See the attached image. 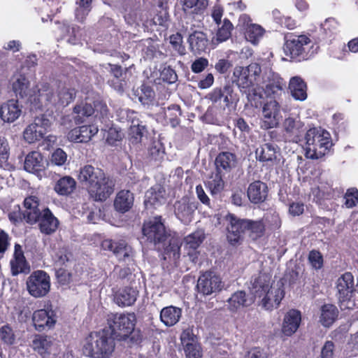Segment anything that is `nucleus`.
<instances>
[{"mask_svg":"<svg viewBox=\"0 0 358 358\" xmlns=\"http://www.w3.org/2000/svg\"><path fill=\"white\" fill-rule=\"evenodd\" d=\"M205 238L203 229H198L187 236L184 239L185 248L196 250L199 247Z\"/></svg>","mask_w":358,"mask_h":358,"instance_id":"obj_44","label":"nucleus"},{"mask_svg":"<svg viewBox=\"0 0 358 358\" xmlns=\"http://www.w3.org/2000/svg\"><path fill=\"white\" fill-rule=\"evenodd\" d=\"M254 296H248L244 291H238L234 292L227 300L228 309L233 313L245 307L250 306L254 303Z\"/></svg>","mask_w":358,"mask_h":358,"instance_id":"obj_25","label":"nucleus"},{"mask_svg":"<svg viewBox=\"0 0 358 358\" xmlns=\"http://www.w3.org/2000/svg\"><path fill=\"white\" fill-rule=\"evenodd\" d=\"M308 259L312 266L315 269H320L323 265L322 256L318 251H310L309 253Z\"/></svg>","mask_w":358,"mask_h":358,"instance_id":"obj_60","label":"nucleus"},{"mask_svg":"<svg viewBox=\"0 0 358 358\" xmlns=\"http://www.w3.org/2000/svg\"><path fill=\"white\" fill-rule=\"evenodd\" d=\"M313 47V43L307 36L290 34L285 37L283 48L286 56L300 62L308 59L312 55L310 50Z\"/></svg>","mask_w":358,"mask_h":358,"instance_id":"obj_9","label":"nucleus"},{"mask_svg":"<svg viewBox=\"0 0 358 358\" xmlns=\"http://www.w3.org/2000/svg\"><path fill=\"white\" fill-rule=\"evenodd\" d=\"M264 84V81L261 80V85L257 87L264 90L267 96H273L275 97L282 92L283 83L281 79H273L265 85Z\"/></svg>","mask_w":358,"mask_h":358,"instance_id":"obj_42","label":"nucleus"},{"mask_svg":"<svg viewBox=\"0 0 358 358\" xmlns=\"http://www.w3.org/2000/svg\"><path fill=\"white\" fill-rule=\"evenodd\" d=\"M0 339L7 345H13L15 341L13 330L8 325H4L0 329Z\"/></svg>","mask_w":358,"mask_h":358,"instance_id":"obj_53","label":"nucleus"},{"mask_svg":"<svg viewBox=\"0 0 358 358\" xmlns=\"http://www.w3.org/2000/svg\"><path fill=\"white\" fill-rule=\"evenodd\" d=\"M289 89L292 96L299 101H304L307 98V86L306 83L299 76L290 79Z\"/></svg>","mask_w":358,"mask_h":358,"instance_id":"obj_34","label":"nucleus"},{"mask_svg":"<svg viewBox=\"0 0 358 358\" xmlns=\"http://www.w3.org/2000/svg\"><path fill=\"white\" fill-rule=\"evenodd\" d=\"M27 287L31 296L36 298L42 297L50 290V277L45 271H34L27 280Z\"/></svg>","mask_w":358,"mask_h":358,"instance_id":"obj_14","label":"nucleus"},{"mask_svg":"<svg viewBox=\"0 0 358 358\" xmlns=\"http://www.w3.org/2000/svg\"><path fill=\"white\" fill-rule=\"evenodd\" d=\"M187 42L190 50L194 54L205 52L208 48V40L205 33L200 31H193L189 35Z\"/></svg>","mask_w":358,"mask_h":358,"instance_id":"obj_26","label":"nucleus"},{"mask_svg":"<svg viewBox=\"0 0 358 358\" xmlns=\"http://www.w3.org/2000/svg\"><path fill=\"white\" fill-rule=\"evenodd\" d=\"M335 345L332 341L325 342L321 351V358H334Z\"/></svg>","mask_w":358,"mask_h":358,"instance_id":"obj_64","label":"nucleus"},{"mask_svg":"<svg viewBox=\"0 0 358 358\" xmlns=\"http://www.w3.org/2000/svg\"><path fill=\"white\" fill-rule=\"evenodd\" d=\"M10 271L13 275L20 273H27L30 271V266L24 255L22 246L16 243L15 245L13 258L10 261Z\"/></svg>","mask_w":358,"mask_h":358,"instance_id":"obj_21","label":"nucleus"},{"mask_svg":"<svg viewBox=\"0 0 358 358\" xmlns=\"http://www.w3.org/2000/svg\"><path fill=\"white\" fill-rule=\"evenodd\" d=\"M170 43L172 45L173 49L177 51L180 55L185 54V48L182 45V36L181 33L177 32L175 34L170 36Z\"/></svg>","mask_w":358,"mask_h":358,"instance_id":"obj_55","label":"nucleus"},{"mask_svg":"<svg viewBox=\"0 0 358 358\" xmlns=\"http://www.w3.org/2000/svg\"><path fill=\"white\" fill-rule=\"evenodd\" d=\"M137 292L131 287L120 289L114 295V301L119 306H129L136 300Z\"/></svg>","mask_w":358,"mask_h":358,"instance_id":"obj_35","label":"nucleus"},{"mask_svg":"<svg viewBox=\"0 0 358 358\" xmlns=\"http://www.w3.org/2000/svg\"><path fill=\"white\" fill-rule=\"evenodd\" d=\"M161 77L163 80L169 83H173L177 80V75L175 71L169 66L165 67L162 71Z\"/></svg>","mask_w":358,"mask_h":358,"instance_id":"obj_63","label":"nucleus"},{"mask_svg":"<svg viewBox=\"0 0 358 358\" xmlns=\"http://www.w3.org/2000/svg\"><path fill=\"white\" fill-rule=\"evenodd\" d=\"M9 157V147L7 140L4 137H0V167L3 169H9L10 164L8 162Z\"/></svg>","mask_w":358,"mask_h":358,"instance_id":"obj_49","label":"nucleus"},{"mask_svg":"<svg viewBox=\"0 0 358 358\" xmlns=\"http://www.w3.org/2000/svg\"><path fill=\"white\" fill-rule=\"evenodd\" d=\"M208 4V0H184L183 10L185 13L201 14Z\"/></svg>","mask_w":358,"mask_h":358,"instance_id":"obj_43","label":"nucleus"},{"mask_svg":"<svg viewBox=\"0 0 358 358\" xmlns=\"http://www.w3.org/2000/svg\"><path fill=\"white\" fill-rule=\"evenodd\" d=\"M240 21L243 23L245 38L252 44H257L264 36V29L259 24L252 23L246 15H242Z\"/></svg>","mask_w":358,"mask_h":358,"instance_id":"obj_22","label":"nucleus"},{"mask_svg":"<svg viewBox=\"0 0 358 358\" xmlns=\"http://www.w3.org/2000/svg\"><path fill=\"white\" fill-rule=\"evenodd\" d=\"M282 106L276 99L266 101L262 108L261 128H276L282 119Z\"/></svg>","mask_w":358,"mask_h":358,"instance_id":"obj_12","label":"nucleus"},{"mask_svg":"<svg viewBox=\"0 0 358 358\" xmlns=\"http://www.w3.org/2000/svg\"><path fill=\"white\" fill-rule=\"evenodd\" d=\"M110 68L109 71L113 76V78L108 80L109 85L113 87L115 90L122 92L123 91L125 82L122 79V69L118 65L108 64Z\"/></svg>","mask_w":358,"mask_h":358,"instance_id":"obj_39","label":"nucleus"},{"mask_svg":"<svg viewBox=\"0 0 358 358\" xmlns=\"http://www.w3.org/2000/svg\"><path fill=\"white\" fill-rule=\"evenodd\" d=\"M114 340L104 329L91 332L84 340L83 352L91 358H110L115 347Z\"/></svg>","mask_w":358,"mask_h":358,"instance_id":"obj_7","label":"nucleus"},{"mask_svg":"<svg viewBox=\"0 0 358 358\" xmlns=\"http://www.w3.org/2000/svg\"><path fill=\"white\" fill-rule=\"evenodd\" d=\"M337 308L332 304H325L321 308L320 322L324 327L331 325L338 317Z\"/></svg>","mask_w":358,"mask_h":358,"instance_id":"obj_38","label":"nucleus"},{"mask_svg":"<svg viewBox=\"0 0 358 358\" xmlns=\"http://www.w3.org/2000/svg\"><path fill=\"white\" fill-rule=\"evenodd\" d=\"M301 320V313L296 310H290L285 315L282 323V332L286 336H291L298 329Z\"/></svg>","mask_w":358,"mask_h":358,"instance_id":"obj_27","label":"nucleus"},{"mask_svg":"<svg viewBox=\"0 0 358 358\" xmlns=\"http://www.w3.org/2000/svg\"><path fill=\"white\" fill-rule=\"evenodd\" d=\"M78 180L96 201H106L114 191L113 180L102 169L92 165H85L80 169Z\"/></svg>","mask_w":358,"mask_h":358,"instance_id":"obj_3","label":"nucleus"},{"mask_svg":"<svg viewBox=\"0 0 358 358\" xmlns=\"http://www.w3.org/2000/svg\"><path fill=\"white\" fill-rule=\"evenodd\" d=\"M261 66L252 63L247 67L236 66L233 73V82L243 90H249L254 86L261 85Z\"/></svg>","mask_w":358,"mask_h":358,"instance_id":"obj_10","label":"nucleus"},{"mask_svg":"<svg viewBox=\"0 0 358 358\" xmlns=\"http://www.w3.org/2000/svg\"><path fill=\"white\" fill-rule=\"evenodd\" d=\"M76 187V182L72 177L65 176L57 180L54 185V190L61 196L72 194Z\"/></svg>","mask_w":358,"mask_h":358,"instance_id":"obj_33","label":"nucleus"},{"mask_svg":"<svg viewBox=\"0 0 358 358\" xmlns=\"http://www.w3.org/2000/svg\"><path fill=\"white\" fill-rule=\"evenodd\" d=\"M13 90L21 98L29 96L31 110H49L57 105H69L76 96V91L66 86H59L55 90L48 83L37 86V92L29 93V82L23 74H15L13 78Z\"/></svg>","mask_w":358,"mask_h":358,"instance_id":"obj_1","label":"nucleus"},{"mask_svg":"<svg viewBox=\"0 0 358 358\" xmlns=\"http://www.w3.org/2000/svg\"><path fill=\"white\" fill-rule=\"evenodd\" d=\"M136 322L134 313H110L107 317L111 336L130 345L138 344L142 340L140 331L135 330Z\"/></svg>","mask_w":358,"mask_h":358,"instance_id":"obj_6","label":"nucleus"},{"mask_svg":"<svg viewBox=\"0 0 358 358\" xmlns=\"http://www.w3.org/2000/svg\"><path fill=\"white\" fill-rule=\"evenodd\" d=\"M24 169L29 173H38L44 168L43 156L36 151L29 153L24 160Z\"/></svg>","mask_w":358,"mask_h":358,"instance_id":"obj_36","label":"nucleus"},{"mask_svg":"<svg viewBox=\"0 0 358 358\" xmlns=\"http://www.w3.org/2000/svg\"><path fill=\"white\" fill-rule=\"evenodd\" d=\"M251 294L258 303L265 310L277 308L285 296L283 283L278 281L271 284L268 275L260 274L252 283Z\"/></svg>","mask_w":358,"mask_h":358,"instance_id":"obj_4","label":"nucleus"},{"mask_svg":"<svg viewBox=\"0 0 358 358\" xmlns=\"http://www.w3.org/2000/svg\"><path fill=\"white\" fill-rule=\"evenodd\" d=\"M182 315V310L178 307L170 306L162 309L160 320L166 327H172L177 324Z\"/></svg>","mask_w":358,"mask_h":358,"instance_id":"obj_32","label":"nucleus"},{"mask_svg":"<svg viewBox=\"0 0 358 358\" xmlns=\"http://www.w3.org/2000/svg\"><path fill=\"white\" fill-rule=\"evenodd\" d=\"M320 27L325 36L330 37L338 31L339 24L335 19L328 18Z\"/></svg>","mask_w":358,"mask_h":358,"instance_id":"obj_51","label":"nucleus"},{"mask_svg":"<svg viewBox=\"0 0 358 358\" xmlns=\"http://www.w3.org/2000/svg\"><path fill=\"white\" fill-rule=\"evenodd\" d=\"M345 206L351 208L355 206L358 202V190L357 188L352 187L347 190L345 196Z\"/></svg>","mask_w":358,"mask_h":358,"instance_id":"obj_54","label":"nucleus"},{"mask_svg":"<svg viewBox=\"0 0 358 358\" xmlns=\"http://www.w3.org/2000/svg\"><path fill=\"white\" fill-rule=\"evenodd\" d=\"M32 321L35 329L38 331L52 328L57 321L54 310L51 309H41L34 312Z\"/></svg>","mask_w":358,"mask_h":358,"instance_id":"obj_19","label":"nucleus"},{"mask_svg":"<svg viewBox=\"0 0 358 358\" xmlns=\"http://www.w3.org/2000/svg\"><path fill=\"white\" fill-rule=\"evenodd\" d=\"M165 189L159 185H156L151 187L145 193L144 201L147 208L148 206H157L164 203L166 201Z\"/></svg>","mask_w":358,"mask_h":358,"instance_id":"obj_28","label":"nucleus"},{"mask_svg":"<svg viewBox=\"0 0 358 358\" xmlns=\"http://www.w3.org/2000/svg\"><path fill=\"white\" fill-rule=\"evenodd\" d=\"M79 127L82 134L81 141L83 143L88 142L99 131L97 127L94 125H85Z\"/></svg>","mask_w":358,"mask_h":358,"instance_id":"obj_57","label":"nucleus"},{"mask_svg":"<svg viewBox=\"0 0 358 358\" xmlns=\"http://www.w3.org/2000/svg\"><path fill=\"white\" fill-rule=\"evenodd\" d=\"M305 154L307 158L319 159L331 146L329 134L320 128L310 129L306 134Z\"/></svg>","mask_w":358,"mask_h":358,"instance_id":"obj_8","label":"nucleus"},{"mask_svg":"<svg viewBox=\"0 0 358 358\" xmlns=\"http://www.w3.org/2000/svg\"><path fill=\"white\" fill-rule=\"evenodd\" d=\"M52 342L50 337L47 336L37 335L33 340V348L40 354L48 352L51 347Z\"/></svg>","mask_w":358,"mask_h":358,"instance_id":"obj_46","label":"nucleus"},{"mask_svg":"<svg viewBox=\"0 0 358 358\" xmlns=\"http://www.w3.org/2000/svg\"><path fill=\"white\" fill-rule=\"evenodd\" d=\"M136 98L143 105L150 104L155 98V92L146 85H142L140 91L137 90Z\"/></svg>","mask_w":358,"mask_h":358,"instance_id":"obj_47","label":"nucleus"},{"mask_svg":"<svg viewBox=\"0 0 358 358\" xmlns=\"http://www.w3.org/2000/svg\"><path fill=\"white\" fill-rule=\"evenodd\" d=\"M184 350L187 358H201V347L197 343L186 344Z\"/></svg>","mask_w":358,"mask_h":358,"instance_id":"obj_58","label":"nucleus"},{"mask_svg":"<svg viewBox=\"0 0 358 358\" xmlns=\"http://www.w3.org/2000/svg\"><path fill=\"white\" fill-rule=\"evenodd\" d=\"M51 126V120L45 115H41L34 118L32 123L29 124L23 132L24 140L29 143H33L43 138Z\"/></svg>","mask_w":358,"mask_h":358,"instance_id":"obj_13","label":"nucleus"},{"mask_svg":"<svg viewBox=\"0 0 358 358\" xmlns=\"http://www.w3.org/2000/svg\"><path fill=\"white\" fill-rule=\"evenodd\" d=\"M117 116L121 122L125 120L131 122L129 134L132 143H138L146 132L145 125L136 118V113L129 109H120L117 111Z\"/></svg>","mask_w":358,"mask_h":358,"instance_id":"obj_15","label":"nucleus"},{"mask_svg":"<svg viewBox=\"0 0 358 358\" xmlns=\"http://www.w3.org/2000/svg\"><path fill=\"white\" fill-rule=\"evenodd\" d=\"M142 231L146 240L152 243L157 250L164 251V255L174 262L179 259L180 240L166 228L160 216L145 222Z\"/></svg>","mask_w":358,"mask_h":358,"instance_id":"obj_2","label":"nucleus"},{"mask_svg":"<svg viewBox=\"0 0 358 358\" xmlns=\"http://www.w3.org/2000/svg\"><path fill=\"white\" fill-rule=\"evenodd\" d=\"M42 212L39 208V200L36 196L27 197L24 201V210L22 212L23 219L31 224L36 223Z\"/></svg>","mask_w":358,"mask_h":358,"instance_id":"obj_20","label":"nucleus"},{"mask_svg":"<svg viewBox=\"0 0 358 358\" xmlns=\"http://www.w3.org/2000/svg\"><path fill=\"white\" fill-rule=\"evenodd\" d=\"M301 127L300 121L292 117L286 118L283 122L285 131L290 135H296Z\"/></svg>","mask_w":358,"mask_h":358,"instance_id":"obj_52","label":"nucleus"},{"mask_svg":"<svg viewBox=\"0 0 358 358\" xmlns=\"http://www.w3.org/2000/svg\"><path fill=\"white\" fill-rule=\"evenodd\" d=\"M67 160V155L61 148H57L51 155L50 164L55 166H62Z\"/></svg>","mask_w":358,"mask_h":358,"instance_id":"obj_56","label":"nucleus"},{"mask_svg":"<svg viewBox=\"0 0 358 358\" xmlns=\"http://www.w3.org/2000/svg\"><path fill=\"white\" fill-rule=\"evenodd\" d=\"M336 289L341 309H353L355 306L351 299L354 291L353 275L349 272L343 274L336 281Z\"/></svg>","mask_w":358,"mask_h":358,"instance_id":"obj_11","label":"nucleus"},{"mask_svg":"<svg viewBox=\"0 0 358 358\" xmlns=\"http://www.w3.org/2000/svg\"><path fill=\"white\" fill-rule=\"evenodd\" d=\"M39 223L40 230L45 234L54 233L58 227L59 221L55 217L49 208H45L42 211Z\"/></svg>","mask_w":358,"mask_h":358,"instance_id":"obj_30","label":"nucleus"},{"mask_svg":"<svg viewBox=\"0 0 358 358\" xmlns=\"http://www.w3.org/2000/svg\"><path fill=\"white\" fill-rule=\"evenodd\" d=\"M102 246L104 249L112 251L120 261L129 262L132 260L133 250L124 240H106L103 242Z\"/></svg>","mask_w":358,"mask_h":358,"instance_id":"obj_18","label":"nucleus"},{"mask_svg":"<svg viewBox=\"0 0 358 358\" xmlns=\"http://www.w3.org/2000/svg\"><path fill=\"white\" fill-rule=\"evenodd\" d=\"M198 206V202L194 199L183 197L174 204L176 216L182 223L189 224L193 220Z\"/></svg>","mask_w":358,"mask_h":358,"instance_id":"obj_16","label":"nucleus"},{"mask_svg":"<svg viewBox=\"0 0 358 358\" xmlns=\"http://www.w3.org/2000/svg\"><path fill=\"white\" fill-rule=\"evenodd\" d=\"M92 0H80L76 9V17L79 22H83L90 11Z\"/></svg>","mask_w":358,"mask_h":358,"instance_id":"obj_50","label":"nucleus"},{"mask_svg":"<svg viewBox=\"0 0 358 358\" xmlns=\"http://www.w3.org/2000/svg\"><path fill=\"white\" fill-rule=\"evenodd\" d=\"M162 114L166 122H170L172 127H175L179 124V117L181 115L179 106L171 105L166 108H164Z\"/></svg>","mask_w":358,"mask_h":358,"instance_id":"obj_45","label":"nucleus"},{"mask_svg":"<svg viewBox=\"0 0 358 358\" xmlns=\"http://www.w3.org/2000/svg\"><path fill=\"white\" fill-rule=\"evenodd\" d=\"M134 200V194L130 191L121 190L116 195L114 201V207L118 212H127L133 206Z\"/></svg>","mask_w":358,"mask_h":358,"instance_id":"obj_31","label":"nucleus"},{"mask_svg":"<svg viewBox=\"0 0 358 358\" xmlns=\"http://www.w3.org/2000/svg\"><path fill=\"white\" fill-rule=\"evenodd\" d=\"M71 257L70 252L65 249H61L55 253L54 261L57 266H62L69 262Z\"/></svg>","mask_w":358,"mask_h":358,"instance_id":"obj_59","label":"nucleus"},{"mask_svg":"<svg viewBox=\"0 0 358 358\" xmlns=\"http://www.w3.org/2000/svg\"><path fill=\"white\" fill-rule=\"evenodd\" d=\"M225 220L227 222V238L233 246L238 245L243 242L245 231L248 232L252 240H256L264 234L265 224L263 220L241 219L231 213H229Z\"/></svg>","mask_w":358,"mask_h":358,"instance_id":"obj_5","label":"nucleus"},{"mask_svg":"<svg viewBox=\"0 0 358 358\" xmlns=\"http://www.w3.org/2000/svg\"><path fill=\"white\" fill-rule=\"evenodd\" d=\"M232 28L231 22L224 19L223 24L218 29L215 36L212 38V43L217 45L228 40L231 36Z\"/></svg>","mask_w":358,"mask_h":358,"instance_id":"obj_41","label":"nucleus"},{"mask_svg":"<svg viewBox=\"0 0 358 358\" xmlns=\"http://www.w3.org/2000/svg\"><path fill=\"white\" fill-rule=\"evenodd\" d=\"M222 173L217 171L210 179L207 182V187L210 191L212 195L220 193L224 187V181L222 178Z\"/></svg>","mask_w":358,"mask_h":358,"instance_id":"obj_48","label":"nucleus"},{"mask_svg":"<svg viewBox=\"0 0 358 358\" xmlns=\"http://www.w3.org/2000/svg\"><path fill=\"white\" fill-rule=\"evenodd\" d=\"M248 197L253 203L264 202L268 195V187L266 183L256 180L250 183L248 188Z\"/></svg>","mask_w":358,"mask_h":358,"instance_id":"obj_24","label":"nucleus"},{"mask_svg":"<svg viewBox=\"0 0 358 358\" xmlns=\"http://www.w3.org/2000/svg\"><path fill=\"white\" fill-rule=\"evenodd\" d=\"M94 113V108L90 103H82L74 107L73 119L76 124H80L85 121V117H90Z\"/></svg>","mask_w":358,"mask_h":358,"instance_id":"obj_40","label":"nucleus"},{"mask_svg":"<svg viewBox=\"0 0 358 358\" xmlns=\"http://www.w3.org/2000/svg\"><path fill=\"white\" fill-rule=\"evenodd\" d=\"M208 66V60L204 57H199L195 59L192 65L191 69L195 73L202 72Z\"/></svg>","mask_w":358,"mask_h":358,"instance_id":"obj_61","label":"nucleus"},{"mask_svg":"<svg viewBox=\"0 0 358 358\" xmlns=\"http://www.w3.org/2000/svg\"><path fill=\"white\" fill-rule=\"evenodd\" d=\"M122 138V134L116 128L110 127L107 132L106 141L110 144L114 145L117 141H120Z\"/></svg>","mask_w":358,"mask_h":358,"instance_id":"obj_62","label":"nucleus"},{"mask_svg":"<svg viewBox=\"0 0 358 358\" xmlns=\"http://www.w3.org/2000/svg\"><path fill=\"white\" fill-rule=\"evenodd\" d=\"M255 155L260 162H273L276 159V146L265 143L257 148Z\"/></svg>","mask_w":358,"mask_h":358,"instance_id":"obj_37","label":"nucleus"},{"mask_svg":"<svg viewBox=\"0 0 358 358\" xmlns=\"http://www.w3.org/2000/svg\"><path fill=\"white\" fill-rule=\"evenodd\" d=\"M215 164L217 172L228 173L235 168L236 156L229 152H222L217 156Z\"/></svg>","mask_w":358,"mask_h":358,"instance_id":"obj_29","label":"nucleus"},{"mask_svg":"<svg viewBox=\"0 0 358 358\" xmlns=\"http://www.w3.org/2000/svg\"><path fill=\"white\" fill-rule=\"evenodd\" d=\"M223 284L219 275L213 271H207L200 275L197 282L199 292L210 295L222 289Z\"/></svg>","mask_w":358,"mask_h":358,"instance_id":"obj_17","label":"nucleus"},{"mask_svg":"<svg viewBox=\"0 0 358 358\" xmlns=\"http://www.w3.org/2000/svg\"><path fill=\"white\" fill-rule=\"evenodd\" d=\"M22 114V106L17 100L11 99L0 107V117L4 122L12 123Z\"/></svg>","mask_w":358,"mask_h":358,"instance_id":"obj_23","label":"nucleus"}]
</instances>
